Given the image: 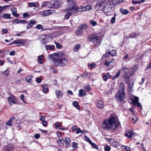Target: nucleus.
<instances>
[{"mask_svg":"<svg viewBox=\"0 0 151 151\" xmlns=\"http://www.w3.org/2000/svg\"><path fill=\"white\" fill-rule=\"evenodd\" d=\"M79 95L81 97H83L86 95V91L83 89H81L79 91Z\"/></svg>","mask_w":151,"mask_h":151,"instance_id":"5701e85b","label":"nucleus"},{"mask_svg":"<svg viewBox=\"0 0 151 151\" xmlns=\"http://www.w3.org/2000/svg\"><path fill=\"white\" fill-rule=\"evenodd\" d=\"M51 8H58L60 7L62 3L59 1L56 0H52L51 1Z\"/></svg>","mask_w":151,"mask_h":151,"instance_id":"6e6552de","label":"nucleus"},{"mask_svg":"<svg viewBox=\"0 0 151 151\" xmlns=\"http://www.w3.org/2000/svg\"><path fill=\"white\" fill-rule=\"evenodd\" d=\"M88 73H83L82 75V76L83 78H86L88 76Z\"/></svg>","mask_w":151,"mask_h":151,"instance_id":"680f3d73","label":"nucleus"},{"mask_svg":"<svg viewBox=\"0 0 151 151\" xmlns=\"http://www.w3.org/2000/svg\"><path fill=\"white\" fill-rule=\"evenodd\" d=\"M65 143V147L67 148L70 146L71 140L69 137H66L64 140Z\"/></svg>","mask_w":151,"mask_h":151,"instance_id":"ddd939ff","label":"nucleus"},{"mask_svg":"<svg viewBox=\"0 0 151 151\" xmlns=\"http://www.w3.org/2000/svg\"><path fill=\"white\" fill-rule=\"evenodd\" d=\"M116 122V118L114 116H110L108 119L104 121L102 126L103 128L106 129L112 128Z\"/></svg>","mask_w":151,"mask_h":151,"instance_id":"f03ea898","label":"nucleus"},{"mask_svg":"<svg viewBox=\"0 0 151 151\" xmlns=\"http://www.w3.org/2000/svg\"><path fill=\"white\" fill-rule=\"evenodd\" d=\"M78 103L76 101H74L73 103V105L74 106L76 107V108L77 109H79L80 108V106L78 105Z\"/></svg>","mask_w":151,"mask_h":151,"instance_id":"58836bf2","label":"nucleus"},{"mask_svg":"<svg viewBox=\"0 0 151 151\" xmlns=\"http://www.w3.org/2000/svg\"><path fill=\"white\" fill-rule=\"evenodd\" d=\"M116 51L115 50H113L112 51H111V52H109V54H110L112 56H114L116 55Z\"/></svg>","mask_w":151,"mask_h":151,"instance_id":"864d4df0","label":"nucleus"},{"mask_svg":"<svg viewBox=\"0 0 151 151\" xmlns=\"http://www.w3.org/2000/svg\"><path fill=\"white\" fill-rule=\"evenodd\" d=\"M56 95L57 97L59 99L61 98V96L63 95V93L61 91L57 90L55 91Z\"/></svg>","mask_w":151,"mask_h":151,"instance_id":"a878e982","label":"nucleus"},{"mask_svg":"<svg viewBox=\"0 0 151 151\" xmlns=\"http://www.w3.org/2000/svg\"><path fill=\"white\" fill-rule=\"evenodd\" d=\"M137 65H135L131 69L129 72V74L130 75H133L135 74V73L137 70Z\"/></svg>","mask_w":151,"mask_h":151,"instance_id":"a211bd4d","label":"nucleus"},{"mask_svg":"<svg viewBox=\"0 0 151 151\" xmlns=\"http://www.w3.org/2000/svg\"><path fill=\"white\" fill-rule=\"evenodd\" d=\"M84 88L85 89L88 91H89L91 90V87L89 85H87L84 87Z\"/></svg>","mask_w":151,"mask_h":151,"instance_id":"49530a36","label":"nucleus"},{"mask_svg":"<svg viewBox=\"0 0 151 151\" xmlns=\"http://www.w3.org/2000/svg\"><path fill=\"white\" fill-rule=\"evenodd\" d=\"M45 117L44 116H41L40 118V121L42 122L45 120Z\"/></svg>","mask_w":151,"mask_h":151,"instance_id":"774afa93","label":"nucleus"},{"mask_svg":"<svg viewBox=\"0 0 151 151\" xmlns=\"http://www.w3.org/2000/svg\"><path fill=\"white\" fill-rule=\"evenodd\" d=\"M104 150L105 151H109L110 150V147L108 145H106L105 146Z\"/></svg>","mask_w":151,"mask_h":151,"instance_id":"5fc2aeb1","label":"nucleus"},{"mask_svg":"<svg viewBox=\"0 0 151 151\" xmlns=\"http://www.w3.org/2000/svg\"><path fill=\"white\" fill-rule=\"evenodd\" d=\"M134 83L133 82L132 84H131L130 83H129V84H128V88L130 91H132L133 90L132 88L133 86L134 85Z\"/></svg>","mask_w":151,"mask_h":151,"instance_id":"a19ab883","label":"nucleus"},{"mask_svg":"<svg viewBox=\"0 0 151 151\" xmlns=\"http://www.w3.org/2000/svg\"><path fill=\"white\" fill-rule=\"evenodd\" d=\"M90 23L93 26H95L97 24L96 22L94 21L91 20L90 21Z\"/></svg>","mask_w":151,"mask_h":151,"instance_id":"09e8293b","label":"nucleus"},{"mask_svg":"<svg viewBox=\"0 0 151 151\" xmlns=\"http://www.w3.org/2000/svg\"><path fill=\"white\" fill-rule=\"evenodd\" d=\"M90 41L92 42L96 46L99 45L101 43L100 37L96 35H94L89 38Z\"/></svg>","mask_w":151,"mask_h":151,"instance_id":"39448f33","label":"nucleus"},{"mask_svg":"<svg viewBox=\"0 0 151 151\" xmlns=\"http://www.w3.org/2000/svg\"><path fill=\"white\" fill-rule=\"evenodd\" d=\"M42 42L43 43L46 44L48 43L51 40V37L49 36L42 35Z\"/></svg>","mask_w":151,"mask_h":151,"instance_id":"9d476101","label":"nucleus"},{"mask_svg":"<svg viewBox=\"0 0 151 151\" xmlns=\"http://www.w3.org/2000/svg\"><path fill=\"white\" fill-rule=\"evenodd\" d=\"M124 85V83H120L118 91L116 93L115 99L119 102H121L125 99Z\"/></svg>","mask_w":151,"mask_h":151,"instance_id":"f257e3e1","label":"nucleus"},{"mask_svg":"<svg viewBox=\"0 0 151 151\" xmlns=\"http://www.w3.org/2000/svg\"><path fill=\"white\" fill-rule=\"evenodd\" d=\"M42 124L45 127H46L47 126V122L45 120L42 122Z\"/></svg>","mask_w":151,"mask_h":151,"instance_id":"69168bd1","label":"nucleus"},{"mask_svg":"<svg viewBox=\"0 0 151 151\" xmlns=\"http://www.w3.org/2000/svg\"><path fill=\"white\" fill-rule=\"evenodd\" d=\"M78 144L75 142H73L72 143V147L73 148H76L77 147Z\"/></svg>","mask_w":151,"mask_h":151,"instance_id":"13d9d810","label":"nucleus"},{"mask_svg":"<svg viewBox=\"0 0 151 151\" xmlns=\"http://www.w3.org/2000/svg\"><path fill=\"white\" fill-rule=\"evenodd\" d=\"M58 143L60 146L61 147H63L64 144V140L62 138L59 139L58 140Z\"/></svg>","mask_w":151,"mask_h":151,"instance_id":"393cba45","label":"nucleus"},{"mask_svg":"<svg viewBox=\"0 0 151 151\" xmlns=\"http://www.w3.org/2000/svg\"><path fill=\"white\" fill-rule=\"evenodd\" d=\"M24 95L23 94H22L20 96V98L21 100L24 103H26V102L24 100Z\"/></svg>","mask_w":151,"mask_h":151,"instance_id":"4d7b16f0","label":"nucleus"},{"mask_svg":"<svg viewBox=\"0 0 151 151\" xmlns=\"http://www.w3.org/2000/svg\"><path fill=\"white\" fill-rule=\"evenodd\" d=\"M68 4L70 7L71 9H74V13L76 11L84 12L83 7L81 8H77L76 1L73 0H66Z\"/></svg>","mask_w":151,"mask_h":151,"instance_id":"20e7f679","label":"nucleus"},{"mask_svg":"<svg viewBox=\"0 0 151 151\" xmlns=\"http://www.w3.org/2000/svg\"><path fill=\"white\" fill-rule=\"evenodd\" d=\"M12 14L13 16L17 17H18L19 16V14L17 13L14 12H12Z\"/></svg>","mask_w":151,"mask_h":151,"instance_id":"052dcab7","label":"nucleus"},{"mask_svg":"<svg viewBox=\"0 0 151 151\" xmlns=\"http://www.w3.org/2000/svg\"><path fill=\"white\" fill-rule=\"evenodd\" d=\"M138 35V34L135 33L129 34L128 37L130 38H135Z\"/></svg>","mask_w":151,"mask_h":151,"instance_id":"473e14b6","label":"nucleus"},{"mask_svg":"<svg viewBox=\"0 0 151 151\" xmlns=\"http://www.w3.org/2000/svg\"><path fill=\"white\" fill-rule=\"evenodd\" d=\"M67 13L65 15V18L66 19H68L72 14L74 13V9H71L69 5L68 8L67 9Z\"/></svg>","mask_w":151,"mask_h":151,"instance_id":"1a4fd4ad","label":"nucleus"},{"mask_svg":"<svg viewBox=\"0 0 151 151\" xmlns=\"http://www.w3.org/2000/svg\"><path fill=\"white\" fill-rule=\"evenodd\" d=\"M41 7H47V8H51V2L46 1L43 3Z\"/></svg>","mask_w":151,"mask_h":151,"instance_id":"412c9836","label":"nucleus"},{"mask_svg":"<svg viewBox=\"0 0 151 151\" xmlns=\"http://www.w3.org/2000/svg\"><path fill=\"white\" fill-rule=\"evenodd\" d=\"M12 121L10 120H9V121H7L6 123V126H11L12 125Z\"/></svg>","mask_w":151,"mask_h":151,"instance_id":"8fccbe9b","label":"nucleus"},{"mask_svg":"<svg viewBox=\"0 0 151 151\" xmlns=\"http://www.w3.org/2000/svg\"><path fill=\"white\" fill-rule=\"evenodd\" d=\"M33 78V76L32 75L27 76L25 79V81L26 82L31 83L32 82V78Z\"/></svg>","mask_w":151,"mask_h":151,"instance_id":"cd10ccee","label":"nucleus"},{"mask_svg":"<svg viewBox=\"0 0 151 151\" xmlns=\"http://www.w3.org/2000/svg\"><path fill=\"white\" fill-rule=\"evenodd\" d=\"M45 47L47 50L50 49L51 50H52L55 48L54 46L52 45H46Z\"/></svg>","mask_w":151,"mask_h":151,"instance_id":"e433bc0d","label":"nucleus"},{"mask_svg":"<svg viewBox=\"0 0 151 151\" xmlns=\"http://www.w3.org/2000/svg\"><path fill=\"white\" fill-rule=\"evenodd\" d=\"M114 6L110 3L107 4L104 6L103 10L104 12L108 15H109V14L112 12L114 10Z\"/></svg>","mask_w":151,"mask_h":151,"instance_id":"0eeeda50","label":"nucleus"},{"mask_svg":"<svg viewBox=\"0 0 151 151\" xmlns=\"http://www.w3.org/2000/svg\"><path fill=\"white\" fill-rule=\"evenodd\" d=\"M28 23V21H26L24 20H23L22 19H15L13 21V23H14L16 24H18L19 23Z\"/></svg>","mask_w":151,"mask_h":151,"instance_id":"4468645a","label":"nucleus"},{"mask_svg":"<svg viewBox=\"0 0 151 151\" xmlns=\"http://www.w3.org/2000/svg\"><path fill=\"white\" fill-rule=\"evenodd\" d=\"M14 147L13 145L11 144L8 145L6 146L4 148V151H11L13 150Z\"/></svg>","mask_w":151,"mask_h":151,"instance_id":"dca6fc26","label":"nucleus"},{"mask_svg":"<svg viewBox=\"0 0 151 151\" xmlns=\"http://www.w3.org/2000/svg\"><path fill=\"white\" fill-rule=\"evenodd\" d=\"M120 11L123 15H126L129 13V12L127 10L123 9L122 8L120 9Z\"/></svg>","mask_w":151,"mask_h":151,"instance_id":"2f4dec72","label":"nucleus"},{"mask_svg":"<svg viewBox=\"0 0 151 151\" xmlns=\"http://www.w3.org/2000/svg\"><path fill=\"white\" fill-rule=\"evenodd\" d=\"M42 80L40 78H38L36 80V82L38 83H40L42 81Z\"/></svg>","mask_w":151,"mask_h":151,"instance_id":"0e129e2a","label":"nucleus"},{"mask_svg":"<svg viewBox=\"0 0 151 151\" xmlns=\"http://www.w3.org/2000/svg\"><path fill=\"white\" fill-rule=\"evenodd\" d=\"M131 99L132 100L133 104H136V103L138 102L139 100V98L135 96H134Z\"/></svg>","mask_w":151,"mask_h":151,"instance_id":"c85d7f7f","label":"nucleus"},{"mask_svg":"<svg viewBox=\"0 0 151 151\" xmlns=\"http://www.w3.org/2000/svg\"><path fill=\"white\" fill-rule=\"evenodd\" d=\"M121 69H119L118 70V72L114 76H113L112 78V79L113 80H115L116 78H117L119 77V76L120 75L121 73Z\"/></svg>","mask_w":151,"mask_h":151,"instance_id":"bb28decb","label":"nucleus"},{"mask_svg":"<svg viewBox=\"0 0 151 151\" xmlns=\"http://www.w3.org/2000/svg\"><path fill=\"white\" fill-rule=\"evenodd\" d=\"M134 135V132L130 130H128L127 131V132L124 134L125 137H127L128 138H131Z\"/></svg>","mask_w":151,"mask_h":151,"instance_id":"f8f14e48","label":"nucleus"},{"mask_svg":"<svg viewBox=\"0 0 151 151\" xmlns=\"http://www.w3.org/2000/svg\"><path fill=\"white\" fill-rule=\"evenodd\" d=\"M54 42L56 45V47L58 49H60L61 48L62 45L61 44L55 41V42Z\"/></svg>","mask_w":151,"mask_h":151,"instance_id":"a18cd8bd","label":"nucleus"},{"mask_svg":"<svg viewBox=\"0 0 151 151\" xmlns=\"http://www.w3.org/2000/svg\"><path fill=\"white\" fill-rule=\"evenodd\" d=\"M123 78L125 81V83L127 84H129V78Z\"/></svg>","mask_w":151,"mask_h":151,"instance_id":"603ef678","label":"nucleus"},{"mask_svg":"<svg viewBox=\"0 0 151 151\" xmlns=\"http://www.w3.org/2000/svg\"><path fill=\"white\" fill-rule=\"evenodd\" d=\"M132 122L133 123H134L136 122L137 119V118L136 116L133 114L132 117Z\"/></svg>","mask_w":151,"mask_h":151,"instance_id":"79ce46f5","label":"nucleus"},{"mask_svg":"<svg viewBox=\"0 0 151 151\" xmlns=\"http://www.w3.org/2000/svg\"><path fill=\"white\" fill-rule=\"evenodd\" d=\"M23 18H25L26 17H29L30 16V15L27 12H25L23 14Z\"/></svg>","mask_w":151,"mask_h":151,"instance_id":"c03bdc74","label":"nucleus"},{"mask_svg":"<svg viewBox=\"0 0 151 151\" xmlns=\"http://www.w3.org/2000/svg\"><path fill=\"white\" fill-rule=\"evenodd\" d=\"M122 147H124V149L126 150V151H131L130 150V148L129 147L126 146L124 145H123Z\"/></svg>","mask_w":151,"mask_h":151,"instance_id":"6e6d98bb","label":"nucleus"},{"mask_svg":"<svg viewBox=\"0 0 151 151\" xmlns=\"http://www.w3.org/2000/svg\"><path fill=\"white\" fill-rule=\"evenodd\" d=\"M116 18L115 17H113L111 20V22L112 23H114L115 22Z\"/></svg>","mask_w":151,"mask_h":151,"instance_id":"e2e57ef3","label":"nucleus"},{"mask_svg":"<svg viewBox=\"0 0 151 151\" xmlns=\"http://www.w3.org/2000/svg\"><path fill=\"white\" fill-rule=\"evenodd\" d=\"M106 4L105 0H98L97 3L95 6L96 10L103 11Z\"/></svg>","mask_w":151,"mask_h":151,"instance_id":"423d86ee","label":"nucleus"},{"mask_svg":"<svg viewBox=\"0 0 151 151\" xmlns=\"http://www.w3.org/2000/svg\"><path fill=\"white\" fill-rule=\"evenodd\" d=\"M37 23V22L33 20H31L28 24L27 27V29H29L31 28L33 25Z\"/></svg>","mask_w":151,"mask_h":151,"instance_id":"f3484780","label":"nucleus"},{"mask_svg":"<svg viewBox=\"0 0 151 151\" xmlns=\"http://www.w3.org/2000/svg\"><path fill=\"white\" fill-rule=\"evenodd\" d=\"M111 77L110 74L108 73L103 75V80L105 81H106L108 79H109Z\"/></svg>","mask_w":151,"mask_h":151,"instance_id":"b1692460","label":"nucleus"},{"mask_svg":"<svg viewBox=\"0 0 151 151\" xmlns=\"http://www.w3.org/2000/svg\"><path fill=\"white\" fill-rule=\"evenodd\" d=\"M85 137H86V138L88 139V142H89V144L91 145L93 148L97 150L98 149L99 147L96 144L93 143L91 140L87 137L85 135Z\"/></svg>","mask_w":151,"mask_h":151,"instance_id":"2eb2a0df","label":"nucleus"},{"mask_svg":"<svg viewBox=\"0 0 151 151\" xmlns=\"http://www.w3.org/2000/svg\"><path fill=\"white\" fill-rule=\"evenodd\" d=\"M42 91L44 93H46L48 92V89L47 87V85L46 84H44L42 86Z\"/></svg>","mask_w":151,"mask_h":151,"instance_id":"7c9ffc66","label":"nucleus"},{"mask_svg":"<svg viewBox=\"0 0 151 151\" xmlns=\"http://www.w3.org/2000/svg\"><path fill=\"white\" fill-rule=\"evenodd\" d=\"M83 32V31H82V30H81L79 29L78 28V29L76 31V33L77 35L78 36H82Z\"/></svg>","mask_w":151,"mask_h":151,"instance_id":"72a5a7b5","label":"nucleus"},{"mask_svg":"<svg viewBox=\"0 0 151 151\" xmlns=\"http://www.w3.org/2000/svg\"><path fill=\"white\" fill-rule=\"evenodd\" d=\"M58 55V53H54L50 55V58H52V59L53 60V61H54V59H58V58H55L54 57V56L55 55V56H56Z\"/></svg>","mask_w":151,"mask_h":151,"instance_id":"ea45409f","label":"nucleus"},{"mask_svg":"<svg viewBox=\"0 0 151 151\" xmlns=\"http://www.w3.org/2000/svg\"><path fill=\"white\" fill-rule=\"evenodd\" d=\"M7 99L8 101L9 102V105L11 106H12V103L14 104H16L13 98L12 97H8Z\"/></svg>","mask_w":151,"mask_h":151,"instance_id":"f704fd0d","label":"nucleus"},{"mask_svg":"<svg viewBox=\"0 0 151 151\" xmlns=\"http://www.w3.org/2000/svg\"><path fill=\"white\" fill-rule=\"evenodd\" d=\"M84 11L86 10H91L92 9V6L90 5H86L83 7Z\"/></svg>","mask_w":151,"mask_h":151,"instance_id":"4c0bfd02","label":"nucleus"},{"mask_svg":"<svg viewBox=\"0 0 151 151\" xmlns=\"http://www.w3.org/2000/svg\"><path fill=\"white\" fill-rule=\"evenodd\" d=\"M35 28L36 29H41L43 28V27L41 24H38L36 26Z\"/></svg>","mask_w":151,"mask_h":151,"instance_id":"3c124183","label":"nucleus"},{"mask_svg":"<svg viewBox=\"0 0 151 151\" xmlns=\"http://www.w3.org/2000/svg\"><path fill=\"white\" fill-rule=\"evenodd\" d=\"M79 29L82 31L84 29H85L88 28L87 25L86 24H81L78 27Z\"/></svg>","mask_w":151,"mask_h":151,"instance_id":"c756f323","label":"nucleus"},{"mask_svg":"<svg viewBox=\"0 0 151 151\" xmlns=\"http://www.w3.org/2000/svg\"><path fill=\"white\" fill-rule=\"evenodd\" d=\"M59 123V122H57L55 124V126L56 127V129H60L59 128L61 125H60Z\"/></svg>","mask_w":151,"mask_h":151,"instance_id":"de8ad7c7","label":"nucleus"},{"mask_svg":"<svg viewBox=\"0 0 151 151\" xmlns=\"http://www.w3.org/2000/svg\"><path fill=\"white\" fill-rule=\"evenodd\" d=\"M114 62V60L113 59H111V60L109 61L106 60L105 62V65L106 66H108L110 65H113Z\"/></svg>","mask_w":151,"mask_h":151,"instance_id":"aec40b11","label":"nucleus"},{"mask_svg":"<svg viewBox=\"0 0 151 151\" xmlns=\"http://www.w3.org/2000/svg\"><path fill=\"white\" fill-rule=\"evenodd\" d=\"M52 10L50 9L44 11L42 13V15L46 16L50 15L52 13Z\"/></svg>","mask_w":151,"mask_h":151,"instance_id":"6ab92c4d","label":"nucleus"},{"mask_svg":"<svg viewBox=\"0 0 151 151\" xmlns=\"http://www.w3.org/2000/svg\"><path fill=\"white\" fill-rule=\"evenodd\" d=\"M53 63L56 67H63L66 65L68 63V60L65 58L55 59Z\"/></svg>","mask_w":151,"mask_h":151,"instance_id":"7ed1b4c3","label":"nucleus"},{"mask_svg":"<svg viewBox=\"0 0 151 151\" xmlns=\"http://www.w3.org/2000/svg\"><path fill=\"white\" fill-rule=\"evenodd\" d=\"M104 103L102 101L100 100L97 103V107L99 109H103L104 108Z\"/></svg>","mask_w":151,"mask_h":151,"instance_id":"4be33fe9","label":"nucleus"},{"mask_svg":"<svg viewBox=\"0 0 151 151\" xmlns=\"http://www.w3.org/2000/svg\"><path fill=\"white\" fill-rule=\"evenodd\" d=\"M15 54V51L14 50H13L10 52L9 53V55H14Z\"/></svg>","mask_w":151,"mask_h":151,"instance_id":"338daca9","label":"nucleus"},{"mask_svg":"<svg viewBox=\"0 0 151 151\" xmlns=\"http://www.w3.org/2000/svg\"><path fill=\"white\" fill-rule=\"evenodd\" d=\"M25 40L22 39H19L17 40H16L13 41V42L10 44L9 45H12L13 44H19V45L18 46L21 45H23L25 43Z\"/></svg>","mask_w":151,"mask_h":151,"instance_id":"9b49d317","label":"nucleus"},{"mask_svg":"<svg viewBox=\"0 0 151 151\" xmlns=\"http://www.w3.org/2000/svg\"><path fill=\"white\" fill-rule=\"evenodd\" d=\"M1 17H2L6 19H11V15L9 14H5L2 16Z\"/></svg>","mask_w":151,"mask_h":151,"instance_id":"c9c22d12","label":"nucleus"},{"mask_svg":"<svg viewBox=\"0 0 151 151\" xmlns=\"http://www.w3.org/2000/svg\"><path fill=\"white\" fill-rule=\"evenodd\" d=\"M80 47V46L79 44L76 45L74 48V50L75 52H77Z\"/></svg>","mask_w":151,"mask_h":151,"instance_id":"37998d69","label":"nucleus"},{"mask_svg":"<svg viewBox=\"0 0 151 151\" xmlns=\"http://www.w3.org/2000/svg\"><path fill=\"white\" fill-rule=\"evenodd\" d=\"M76 132L77 134H78L80 133L83 132V131H81L80 128H78V129H76Z\"/></svg>","mask_w":151,"mask_h":151,"instance_id":"bf43d9fd","label":"nucleus"}]
</instances>
